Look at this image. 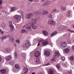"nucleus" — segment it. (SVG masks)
I'll use <instances>...</instances> for the list:
<instances>
[{"label": "nucleus", "instance_id": "f257e3e1", "mask_svg": "<svg viewBox=\"0 0 74 74\" xmlns=\"http://www.w3.org/2000/svg\"><path fill=\"white\" fill-rule=\"evenodd\" d=\"M48 23L51 26H54L56 24V22L52 19H49L48 22Z\"/></svg>", "mask_w": 74, "mask_h": 74}, {"label": "nucleus", "instance_id": "f03ea898", "mask_svg": "<svg viewBox=\"0 0 74 74\" xmlns=\"http://www.w3.org/2000/svg\"><path fill=\"white\" fill-rule=\"evenodd\" d=\"M30 46V42L28 41L25 44H23L22 45V47L23 48H26L29 47Z\"/></svg>", "mask_w": 74, "mask_h": 74}, {"label": "nucleus", "instance_id": "7ed1b4c3", "mask_svg": "<svg viewBox=\"0 0 74 74\" xmlns=\"http://www.w3.org/2000/svg\"><path fill=\"white\" fill-rule=\"evenodd\" d=\"M67 28V27L65 25H60L59 27L58 28V30L59 31L62 30H64Z\"/></svg>", "mask_w": 74, "mask_h": 74}, {"label": "nucleus", "instance_id": "20e7f679", "mask_svg": "<svg viewBox=\"0 0 74 74\" xmlns=\"http://www.w3.org/2000/svg\"><path fill=\"white\" fill-rule=\"evenodd\" d=\"M37 22V19H35L34 20L33 18H31V21L29 22L30 24L34 25Z\"/></svg>", "mask_w": 74, "mask_h": 74}, {"label": "nucleus", "instance_id": "39448f33", "mask_svg": "<svg viewBox=\"0 0 74 74\" xmlns=\"http://www.w3.org/2000/svg\"><path fill=\"white\" fill-rule=\"evenodd\" d=\"M25 16L27 19H30L33 16V14L32 13H30L26 14Z\"/></svg>", "mask_w": 74, "mask_h": 74}, {"label": "nucleus", "instance_id": "423d86ee", "mask_svg": "<svg viewBox=\"0 0 74 74\" xmlns=\"http://www.w3.org/2000/svg\"><path fill=\"white\" fill-rule=\"evenodd\" d=\"M60 53H59V51H56L54 53V57L55 58H58L60 56Z\"/></svg>", "mask_w": 74, "mask_h": 74}, {"label": "nucleus", "instance_id": "0eeeda50", "mask_svg": "<svg viewBox=\"0 0 74 74\" xmlns=\"http://www.w3.org/2000/svg\"><path fill=\"white\" fill-rule=\"evenodd\" d=\"M14 18L16 19L17 21H18L21 19V16L19 15H15Z\"/></svg>", "mask_w": 74, "mask_h": 74}, {"label": "nucleus", "instance_id": "6e6552de", "mask_svg": "<svg viewBox=\"0 0 74 74\" xmlns=\"http://www.w3.org/2000/svg\"><path fill=\"white\" fill-rule=\"evenodd\" d=\"M60 45L61 47L63 48H64L67 46V43L64 42H61Z\"/></svg>", "mask_w": 74, "mask_h": 74}, {"label": "nucleus", "instance_id": "1a4fd4ad", "mask_svg": "<svg viewBox=\"0 0 74 74\" xmlns=\"http://www.w3.org/2000/svg\"><path fill=\"white\" fill-rule=\"evenodd\" d=\"M49 1H47L43 3H42V6L43 7H45L47 6H48L49 5Z\"/></svg>", "mask_w": 74, "mask_h": 74}, {"label": "nucleus", "instance_id": "9d476101", "mask_svg": "<svg viewBox=\"0 0 74 74\" xmlns=\"http://www.w3.org/2000/svg\"><path fill=\"white\" fill-rule=\"evenodd\" d=\"M5 59L6 60L9 61V60H10L12 59V56L11 55H9L5 58Z\"/></svg>", "mask_w": 74, "mask_h": 74}, {"label": "nucleus", "instance_id": "9b49d317", "mask_svg": "<svg viewBox=\"0 0 74 74\" xmlns=\"http://www.w3.org/2000/svg\"><path fill=\"white\" fill-rule=\"evenodd\" d=\"M34 55L35 57L37 58L40 55V52L39 51H36L34 53Z\"/></svg>", "mask_w": 74, "mask_h": 74}, {"label": "nucleus", "instance_id": "f8f14e48", "mask_svg": "<svg viewBox=\"0 0 74 74\" xmlns=\"http://www.w3.org/2000/svg\"><path fill=\"white\" fill-rule=\"evenodd\" d=\"M34 14L36 15H39L41 14V12H38V11H35L34 12Z\"/></svg>", "mask_w": 74, "mask_h": 74}, {"label": "nucleus", "instance_id": "ddd939ff", "mask_svg": "<svg viewBox=\"0 0 74 74\" xmlns=\"http://www.w3.org/2000/svg\"><path fill=\"white\" fill-rule=\"evenodd\" d=\"M23 70L24 71V74H25L27 73L28 71H29V69H28V68L27 67H25L23 68Z\"/></svg>", "mask_w": 74, "mask_h": 74}, {"label": "nucleus", "instance_id": "4468645a", "mask_svg": "<svg viewBox=\"0 0 74 74\" xmlns=\"http://www.w3.org/2000/svg\"><path fill=\"white\" fill-rule=\"evenodd\" d=\"M42 33L45 36H48V33L47 32V31L45 30L43 31H42Z\"/></svg>", "mask_w": 74, "mask_h": 74}, {"label": "nucleus", "instance_id": "2eb2a0df", "mask_svg": "<svg viewBox=\"0 0 74 74\" xmlns=\"http://www.w3.org/2000/svg\"><path fill=\"white\" fill-rule=\"evenodd\" d=\"M48 44V41L45 40L42 43V45L44 46L46 45H47Z\"/></svg>", "mask_w": 74, "mask_h": 74}, {"label": "nucleus", "instance_id": "dca6fc26", "mask_svg": "<svg viewBox=\"0 0 74 74\" xmlns=\"http://www.w3.org/2000/svg\"><path fill=\"white\" fill-rule=\"evenodd\" d=\"M9 27H10V29L11 31H13L14 30V26L12 24L10 25H9Z\"/></svg>", "mask_w": 74, "mask_h": 74}, {"label": "nucleus", "instance_id": "f3484780", "mask_svg": "<svg viewBox=\"0 0 74 74\" xmlns=\"http://www.w3.org/2000/svg\"><path fill=\"white\" fill-rule=\"evenodd\" d=\"M30 26L33 29H37V26L34 25V24H30Z\"/></svg>", "mask_w": 74, "mask_h": 74}, {"label": "nucleus", "instance_id": "a211bd4d", "mask_svg": "<svg viewBox=\"0 0 74 74\" xmlns=\"http://www.w3.org/2000/svg\"><path fill=\"white\" fill-rule=\"evenodd\" d=\"M45 55L47 56H48L50 55V52L48 51H46L45 52Z\"/></svg>", "mask_w": 74, "mask_h": 74}, {"label": "nucleus", "instance_id": "6ab92c4d", "mask_svg": "<svg viewBox=\"0 0 74 74\" xmlns=\"http://www.w3.org/2000/svg\"><path fill=\"white\" fill-rule=\"evenodd\" d=\"M48 14V12L47 11H45L42 12V15H46L47 14Z\"/></svg>", "mask_w": 74, "mask_h": 74}, {"label": "nucleus", "instance_id": "aec40b11", "mask_svg": "<svg viewBox=\"0 0 74 74\" xmlns=\"http://www.w3.org/2000/svg\"><path fill=\"white\" fill-rule=\"evenodd\" d=\"M58 33L57 31H55V32H53L51 34V37H53V36H55Z\"/></svg>", "mask_w": 74, "mask_h": 74}, {"label": "nucleus", "instance_id": "412c9836", "mask_svg": "<svg viewBox=\"0 0 74 74\" xmlns=\"http://www.w3.org/2000/svg\"><path fill=\"white\" fill-rule=\"evenodd\" d=\"M1 73H2V74H5V73H6V70L5 69H2V70H0V71Z\"/></svg>", "mask_w": 74, "mask_h": 74}, {"label": "nucleus", "instance_id": "4be33fe9", "mask_svg": "<svg viewBox=\"0 0 74 74\" xmlns=\"http://www.w3.org/2000/svg\"><path fill=\"white\" fill-rule=\"evenodd\" d=\"M49 74H53L54 73V72L53 69H50L49 70Z\"/></svg>", "mask_w": 74, "mask_h": 74}, {"label": "nucleus", "instance_id": "5701e85b", "mask_svg": "<svg viewBox=\"0 0 74 74\" xmlns=\"http://www.w3.org/2000/svg\"><path fill=\"white\" fill-rule=\"evenodd\" d=\"M70 60L71 61H72V62H74V56H72L71 57L69 58Z\"/></svg>", "mask_w": 74, "mask_h": 74}, {"label": "nucleus", "instance_id": "b1692460", "mask_svg": "<svg viewBox=\"0 0 74 74\" xmlns=\"http://www.w3.org/2000/svg\"><path fill=\"white\" fill-rule=\"evenodd\" d=\"M15 68H16V69H19V68H20V66L18 64H15Z\"/></svg>", "mask_w": 74, "mask_h": 74}, {"label": "nucleus", "instance_id": "393cba45", "mask_svg": "<svg viewBox=\"0 0 74 74\" xmlns=\"http://www.w3.org/2000/svg\"><path fill=\"white\" fill-rule=\"evenodd\" d=\"M1 26L3 28H5V25L4 23H2L1 24Z\"/></svg>", "mask_w": 74, "mask_h": 74}, {"label": "nucleus", "instance_id": "a878e982", "mask_svg": "<svg viewBox=\"0 0 74 74\" xmlns=\"http://www.w3.org/2000/svg\"><path fill=\"white\" fill-rule=\"evenodd\" d=\"M11 50L10 48H8L5 49V51L7 52H10L11 51Z\"/></svg>", "mask_w": 74, "mask_h": 74}, {"label": "nucleus", "instance_id": "bb28decb", "mask_svg": "<svg viewBox=\"0 0 74 74\" xmlns=\"http://www.w3.org/2000/svg\"><path fill=\"white\" fill-rule=\"evenodd\" d=\"M21 57H25V56H26V53H21Z\"/></svg>", "mask_w": 74, "mask_h": 74}, {"label": "nucleus", "instance_id": "cd10ccee", "mask_svg": "<svg viewBox=\"0 0 74 74\" xmlns=\"http://www.w3.org/2000/svg\"><path fill=\"white\" fill-rule=\"evenodd\" d=\"M16 10V8L15 7H12L10 9V11H14Z\"/></svg>", "mask_w": 74, "mask_h": 74}, {"label": "nucleus", "instance_id": "c85d7f7f", "mask_svg": "<svg viewBox=\"0 0 74 74\" xmlns=\"http://www.w3.org/2000/svg\"><path fill=\"white\" fill-rule=\"evenodd\" d=\"M64 51L65 53H68L69 52V49H66L64 50Z\"/></svg>", "mask_w": 74, "mask_h": 74}, {"label": "nucleus", "instance_id": "c756f323", "mask_svg": "<svg viewBox=\"0 0 74 74\" xmlns=\"http://www.w3.org/2000/svg\"><path fill=\"white\" fill-rule=\"evenodd\" d=\"M66 16L68 17H69V16H70V11H68L67 12L66 14Z\"/></svg>", "mask_w": 74, "mask_h": 74}, {"label": "nucleus", "instance_id": "7c9ffc66", "mask_svg": "<svg viewBox=\"0 0 74 74\" xmlns=\"http://www.w3.org/2000/svg\"><path fill=\"white\" fill-rule=\"evenodd\" d=\"M60 65L59 64H57V65L56 66V67L58 69H60Z\"/></svg>", "mask_w": 74, "mask_h": 74}, {"label": "nucleus", "instance_id": "2f4dec72", "mask_svg": "<svg viewBox=\"0 0 74 74\" xmlns=\"http://www.w3.org/2000/svg\"><path fill=\"white\" fill-rule=\"evenodd\" d=\"M26 29H27L28 30H29V29H30V30H32V29H31V27L30 26H27L26 27Z\"/></svg>", "mask_w": 74, "mask_h": 74}, {"label": "nucleus", "instance_id": "473e14b6", "mask_svg": "<svg viewBox=\"0 0 74 74\" xmlns=\"http://www.w3.org/2000/svg\"><path fill=\"white\" fill-rule=\"evenodd\" d=\"M61 9L62 10V11H64V10H66V7H61Z\"/></svg>", "mask_w": 74, "mask_h": 74}, {"label": "nucleus", "instance_id": "72a5a7b5", "mask_svg": "<svg viewBox=\"0 0 74 74\" xmlns=\"http://www.w3.org/2000/svg\"><path fill=\"white\" fill-rule=\"evenodd\" d=\"M14 55L15 58H17V57H18V54H17V53H16V52H15L14 53Z\"/></svg>", "mask_w": 74, "mask_h": 74}, {"label": "nucleus", "instance_id": "f704fd0d", "mask_svg": "<svg viewBox=\"0 0 74 74\" xmlns=\"http://www.w3.org/2000/svg\"><path fill=\"white\" fill-rule=\"evenodd\" d=\"M6 38H7V37H6L5 36H3V37H2V38H1V40H2V41H3V40H4V39H5Z\"/></svg>", "mask_w": 74, "mask_h": 74}, {"label": "nucleus", "instance_id": "c9c22d12", "mask_svg": "<svg viewBox=\"0 0 74 74\" xmlns=\"http://www.w3.org/2000/svg\"><path fill=\"white\" fill-rule=\"evenodd\" d=\"M10 64H11V66L14 65V62L12 61H11L10 62Z\"/></svg>", "mask_w": 74, "mask_h": 74}, {"label": "nucleus", "instance_id": "e433bc0d", "mask_svg": "<svg viewBox=\"0 0 74 74\" xmlns=\"http://www.w3.org/2000/svg\"><path fill=\"white\" fill-rule=\"evenodd\" d=\"M52 14H49L48 18H51V19H52Z\"/></svg>", "mask_w": 74, "mask_h": 74}, {"label": "nucleus", "instance_id": "4c0bfd02", "mask_svg": "<svg viewBox=\"0 0 74 74\" xmlns=\"http://www.w3.org/2000/svg\"><path fill=\"white\" fill-rule=\"evenodd\" d=\"M26 32V30L25 29H23L21 30V33H25Z\"/></svg>", "mask_w": 74, "mask_h": 74}, {"label": "nucleus", "instance_id": "58836bf2", "mask_svg": "<svg viewBox=\"0 0 74 74\" xmlns=\"http://www.w3.org/2000/svg\"><path fill=\"white\" fill-rule=\"evenodd\" d=\"M61 60H63V61L64 60H65V57H61Z\"/></svg>", "mask_w": 74, "mask_h": 74}, {"label": "nucleus", "instance_id": "ea45409f", "mask_svg": "<svg viewBox=\"0 0 74 74\" xmlns=\"http://www.w3.org/2000/svg\"><path fill=\"white\" fill-rule=\"evenodd\" d=\"M36 63H40V60L39 58L36 59Z\"/></svg>", "mask_w": 74, "mask_h": 74}, {"label": "nucleus", "instance_id": "a19ab883", "mask_svg": "<svg viewBox=\"0 0 74 74\" xmlns=\"http://www.w3.org/2000/svg\"><path fill=\"white\" fill-rule=\"evenodd\" d=\"M16 41L18 44H19L20 43V40H16Z\"/></svg>", "mask_w": 74, "mask_h": 74}, {"label": "nucleus", "instance_id": "79ce46f5", "mask_svg": "<svg viewBox=\"0 0 74 74\" xmlns=\"http://www.w3.org/2000/svg\"><path fill=\"white\" fill-rule=\"evenodd\" d=\"M67 30L68 31H69V32H71L72 33H74V31L71 29H67Z\"/></svg>", "mask_w": 74, "mask_h": 74}, {"label": "nucleus", "instance_id": "37998d69", "mask_svg": "<svg viewBox=\"0 0 74 74\" xmlns=\"http://www.w3.org/2000/svg\"><path fill=\"white\" fill-rule=\"evenodd\" d=\"M58 12V11L56 9H54L52 10V12Z\"/></svg>", "mask_w": 74, "mask_h": 74}, {"label": "nucleus", "instance_id": "c03bdc74", "mask_svg": "<svg viewBox=\"0 0 74 74\" xmlns=\"http://www.w3.org/2000/svg\"><path fill=\"white\" fill-rule=\"evenodd\" d=\"M10 41L11 42H12L14 41V39L13 38H11L10 39Z\"/></svg>", "mask_w": 74, "mask_h": 74}, {"label": "nucleus", "instance_id": "a18cd8bd", "mask_svg": "<svg viewBox=\"0 0 74 74\" xmlns=\"http://www.w3.org/2000/svg\"><path fill=\"white\" fill-rule=\"evenodd\" d=\"M50 64L49 63H47V64H44V66H48V65H49Z\"/></svg>", "mask_w": 74, "mask_h": 74}, {"label": "nucleus", "instance_id": "49530a36", "mask_svg": "<svg viewBox=\"0 0 74 74\" xmlns=\"http://www.w3.org/2000/svg\"><path fill=\"white\" fill-rule=\"evenodd\" d=\"M68 73H69L70 74H72V72H71V70H70V71H68Z\"/></svg>", "mask_w": 74, "mask_h": 74}, {"label": "nucleus", "instance_id": "de8ad7c7", "mask_svg": "<svg viewBox=\"0 0 74 74\" xmlns=\"http://www.w3.org/2000/svg\"><path fill=\"white\" fill-rule=\"evenodd\" d=\"M44 41V40L42 39H41L40 40H39V42H42V41Z\"/></svg>", "mask_w": 74, "mask_h": 74}, {"label": "nucleus", "instance_id": "09e8293b", "mask_svg": "<svg viewBox=\"0 0 74 74\" xmlns=\"http://www.w3.org/2000/svg\"><path fill=\"white\" fill-rule=\"evenodd\" d=\"M3 3V2L2 1V0H0V5H1Z\"/></svg>", "mask_w": 74, "mask_h": 74}, {"label": "nucleus", "instance_id": "8fccbe9b", "mask_svg": "<svg viewBox=\"0 0 74 74\" xmlns=\"http://www.w3.org/2000/svg\"><path fill=\"white\" fill-rule=\"evenodd\" d=\"M29 25V24H27L24 25L23 27V28H24V27H25V26H27Z\"/></svg>", "mask_w": 74, "mask_h": 74}, {"label": "nucleus", "instance_id": "3c124183", "mask_svg": "<svg viewBox=\"0 0 74 74\" xmlns=\"http://www.w3.org/2000/svg\"><path fill=\"white\" fill-rule=\"evenodd\" d=\"M0 34H3L4 33V32L2 31H0Z\"/></svg>", "mask_w": 74, "mask_h": 74}, {"label": "nucleus", "instance_id": "603ef678", "mask_svg": "<svg viewBox=\"0 0 74 74\" xmlns=\"http://www.w3.org/2000/svg\"><path fill=\"white\" fill-rule=\"evenodd\" d=\"M14 46L15 47H16V46H17V45H16V44L14 43Z\"/></svg>", "mask_w": 74, "mask_h": 74}, {"label": "nucleus", "instance_id": "864d4df0", "mask_svg": "<svg viewBox=\"0 0 74 74\" xmlns=\"http://www.w3.org/2000/svg\"><path fill=\"white\" fill-rule=\"evenodd\" d=\"M9 23H10V24H11V25H12V22L11 21H9Z\"/></svg>", "mask_w": 74, "mask_h": 74}, {"label": "nucleus", "instance_id": "5fc2aeb1", "mask_svg": "<svg viewBox=\"0 0 74 74\" xmlns=\"http://www.w3.org/2000/svg\"><path fill=\"white\" fill-rule=\"evenodd\" d=\"M3 11V13L4 14H6V12H5V10H4Z\"/></svg>", "mask_w": 74, "mask_h": 74}, {"label": "nucleus", "instance_id": "6e6d98bb", "mask_svg": "<svg viewBox=\"0 0 74 74\" xmlns=\"http://www.w3.org/2000/svg\"><path fill=\"white\" fill-rule=\"evenodd\" d=\"M1 60H2V58L1 56H0V62L1 61Z\"/></svg>", "mask_w": 74, "mask_h": 74}, {"label": "nucleus", "instance_id": "4d7b16f0", "mask_svg": "<svg viewBox=\"0 0 74 74\" xmlns=\"http://www.w3.org/2000/svg\"><path fill=\"white\" fill-rule=\"evenodd\" d=\"M72 49H73V50H74V45L72 46Z\"/></svg>", "mask_w": 74, "mask_h": 74}, {"label": "nucleus", "instance_id": "13d9d810", "mask_svg": "<svg viewBox=\"0 0 74 74\" xmlns=\"http://www.w3.org/2000/svg\"><path fill=\"white\" fill-rule=\"evenodd\" d=\"M1 5H0V9H1V8H3V7L1 6Z\"/></svg>", "mask_w": 74, "mask_h": 74}, {"label": "nucleus", "instance_id": "bf43d9fd", "mask_svg": "<svg viewBox=\"0 0 74 74\" xmlns=\"http://www.w3.org/2000/svg\"><path fill=\"white\" fill-rule=\"evenodd\" d=\"M42 1L43 2H44L45 1V0H42Z\"/></svg>", "mask_w": 74, "mask_h": 74}, {"label": "nucleus", "instance_id": "052dcab7", "mask_svg": "<svg viewBox=\"0 0 74 74\" xmlns=\"http://www.w3.org/2000/svg\"><path fill=\"white\" fill-rule=\"evenodd\" d=\"M36 73H35V72H33V73H32V74H35Z\"/></svg>", "mask_w": 74, "mask_h": 74}, {"label": "nucleus", "instance_id": "680f3d73", "mask_svg": "<svg viewBox=\"0 0 74 74\" xmlns=\"http://www.w3.org/2000/svg\"><path fill=\"white\" fill-rule=\"evenodd\" d=\"M40 43H38V45H40Z\"/></svg>", "mask_w": 74, "mask_h": 74}, {"label": "nucleus", "instance_id": "e2e57ef3", "mask_svg": "<svg viewBox=\"0 0 74 74\" xmlns=\"http://www.w3.org/2000/svg\"><path fill=\"white\" fill-rule=\"evenodd\" d=\"M30 1H33V0H29Z\"/></svg>", "mask_w": 74, "mask_h": 74}, {"label": "nucleus", "instance_id": "0e129e2a", "mask_svg": "<svg viewBox=\"0 0 74 74\" xmlns=\"http://www.w3.org/2000/svg\"><path fill=\"white\" fill-rule=\"evenodd\" d=\"M34 40H36V39H34V40H33V41H34Z\"/></svg>", "mask_w": 74, "mask_h": 74}, {"label": "nucleus", "instance_id": "69168bd1", "mask_svg": "<svg viewBox=\"0 0 74 74\" xmlns=\"http://www.w3.org/2000/svg\"><path fill=\"white\" fill-rule=\"evenodd\" d=\"M60 18L59 19H58V20H60Z\"/></svg>", "mask_w": 74, "mask_h": 74}, {"label": "nucleus", "instance_id": "338daca9", "mask_svg": "<svg viewBox=\"0 0 74 74\" xmlns=\"http://www.w3.org/2000/svg\"><path fill=\"white\" fill-rule=\"evenodd\" d=\"M73 28H74V26H73Z\"/></svg>", "mask_w": 74, "mask_h": 74}, {"label": "nucleus", "instance_id": "774afa93", "mask_svg": "<svg viewBox=\"0 0 74 74\" xmlns=\"http://www.w3.org/2000/svg\"><path fill=\"white\" fill-rule=\"evenodd\" d=\"M0 31H1V29H0Z\"/></svg>", "mask_w": 74, "mask_h": 74}]
</instances>
